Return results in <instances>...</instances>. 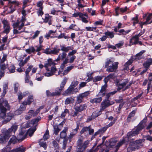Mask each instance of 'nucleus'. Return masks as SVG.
I'll return each mask as SVG.
<instances>
[{
	"label": "nucleus",
	"instance_id": "b1692460",
	"mask_svg": "<svg viewBox=\"0 0 152 152\" xmlns=\"http://www.w3.org/2000/svg\"><path fill=\"white\" fill-rule=\"evenodd\" d=\"M79 125H77L76 128L73 129L72 130V132L70 133L68 137V139L70 141L71 140L73 137L77 133V131L79 128Z\"/></svg>",
	"mask_w": 152,
	"mask_h": 152
},
{
	"label": "nucleus",
	"instance_id": "864d4df0",
	"mask_svg": "<svg viewBox=\"0 0 152 152\" xmlns=\"http://www.w3.org/2000/svg\"><path fill=\"white\" fill-rule=\"evenodd\" d=\"M67 131L66 129H64L62 132H61L60 134V137L61 138H64L66 136V132Z\"/></svg>",
	"mask_w": 152,
	"mask_h": 152
},
{
	"label": "nucleus",
	"instance_id": "49530a36",
	"mask_svg": "<svg viewBox=\"0 0 152 152\" xmlns=\"http://www.w3.org/2000/svg\"><path fill=\"white\" fill-rule=\"evenodd\" d=\"M54 128V133L57 135L58 134L59 132L61 130V129H60L57 125H54L53 126Z\"/></svg>",
	"mask_w": 152,
	"mask_h": 152
},
{
	"label": "nucleus",
	"instance_id": "4d7b16f0",
	"mask_svg": "<svg viewBox=\"0 0 152 152\" xmlns=\"http://www.w3.org/2000/svg\"><path fill=\"white\" fill-rule=\"evenodd\" d=\"M90 94L89 91H87L84 92V93L80 94L79 95L81 96L82 98H86Z\"/></svg>",
	"mask_w": 152,
	"mask_h": 152
},
{
	"label": "nucleus",
	"instance_id": "2f4dec72",
	"mask_svg": "<svg viewBox=\"0 0 152 152\" xmlns=\"http://www.w3.org/2000/svg\"><path fill=\"white\" fill-rule=\"evenodd\" d=\"M102 111L100 110H97L93 112L91 116L92 118H94L100 115L102 113Z\"/></svg>",
	"mask_w": 152,
	"mask_h": 152
},
{
	"label": "nucleus",
	"instance_id": "0eeeda50",
	"mask_svg": "<svg viewBox=\"0 0 152 152\" xmlns=\"http://www.w3.org/2000/svg\"><path fill=\"white\" fill-rule=\"evenodd\" d=\"M26 22V20L25 18L24 17H23L20 20H18L16 22L13 24V28H16L19 30H22Z\"/></svg>",
	"mask_w": 152,
	"mask_h": 152
},
{
	"label": "nucleus",
	"instance_id": "412c9836",
	"mask_svg": "<svg viewBox=\"0 0 152 152\" xmlns=\"http://www.w3.org/2000/svg\"><path fill=\"white\" fill-rule=\"evenodd\" d=\"M83 140V137L80 138L78 139L77 142V151L78 152H80V151L81 150L82 146V143Z\"/></svg>",
	"mask_w": 152,
	"mask_h": 152
},
{
	"label": "nucleus",
	"instance_id": "f8f14e48",
	"mask_svg": "<svg viewBox=\"0 0 152 152\" xmlns=\"http://www.w3.org/2000/svg\"><path fill=\"white\" fill-rule=\"evenodd\" d=\"M39 109H37L35 112L32 110H30L28 113V115L25 116V119L28 120L31 118L32 116L34 117L37 116L39 113Z\"/></svg>",
	"mask_w": 152,
	"mask_h": 152
},
{
	"label": "nucleus",
	"instance_id": "09e8293b",
	"mask_svg": "<svg viewBox=\"0 0 152 152\" xmlns=\"http://www.w3.org/2000/svg\"><path fill=\"white\" fill-rule=\"evenodd\" d=\"M26 103L25 102H23L20 105L18 109L23 111L26 110Z\"/></svg>",
	"mask_w": 152,
	"mask_h": 152
},
{
	"label": "nucleus",
	"instance_id": "9b49d317",
	"mask_svg": "<svg viewBox=\"0 0 152 152\" xmlns=\"http://www.w3.org/2000/svg\"><path fill=\"white\" fill-rule=\"evenodd\" d=\"M44 1H39L37 4V13L38 16H42L43 15L44 13L42 11L43 9V4Z\"/></svg>",
	"mask_w": 152,
	"mask_h": 152
},
{
	"label": "nucleus",
	"instance_id": "393cba45",
	"mask_svg": "<svg viewBox=\"0 0 152 152\" xmlns=\"http://www.w3.org/2000/svg\"><path fill=\"white\" fill-rule=\"evenodd\" d=\"M152 16V13H151V14H149V15L148 16L146 19V21L144 22H141L139 23L140 26H141V28H142V26L143 25H145V24L146 25V24H150L152 22V20L151 21H149L151 19V17Z\"/></svg>",
	"mask_w": 152,
	"mask_h": 152
},
{
	"label": "nucleus",
	"instance_id": "72a5a7b5",
	"mask_svg": "<svg viewBox=\"0 0 152 152\" xmlns=\"http://www.w3.org/2000/svg\"><path fill=\"white\" fill-rule=\"evenodd\" d=\"M102 100V97H100L97 98H95L91 99L90 100V102L92 103H100Z\"/></svg>",
	"mask_w": 152,
	"mask_h": 152
},
{
	"label": "nucleus",
	"instance_id": "a19ab883",
	"mask_svg": "<svg viewBox=\"0 0 152 152\" xmlns=\"http://www.w3.org/2000/svg\"><path fill=\"white\" fill-rule=\"evenodd\" d=\"M34 101L33 96H28L27 102L24 101L26 103V105H30Z\"/></svg>",
	"mask_w": 152,
	"mask_h": 152
},
{
	"label": "nucleus",
	"instance_id": "5701e85b",
	"mask_svg": "<svg viewBox=\"0 0 152 152\" xmlns=\"http://www.w3.org/2000/svg\"><path fill=\"white\" fill-rule=\"evenodd\" d=\"M26 131L24 130L23 131L20 132L17 136L19 141H21L25 139L26 137Z\"/></svg>",
	"mask_w": 152,
	"mask_h": 152
},
{
	"label": "nucleus",
	"instance_id": "c03bdc74",
	"mask_svg": "<svg viewBox=\"0 0 152 152\" xmlns=\"http://www.w3.org/2000/svg\"><path fill=\"white\" fill-rule=\"evenodd\" d=\"M74 66H69L67 67V68L64 70L63 74L64 75H66L73 68Z\"/></svg>",
	"mask_w": 152,
	"mask_h": 152
},
{
	"label": "nucleus",
	"instance_id": "39448f33",
	"mask_svg": "<svg viewBox=\"0 0 152 152\" xmlns=\"http://www.w3.org/2000/svg\"><path fill=\"white\" fill-rule=\"evenodd\" d=\"M118 64V62L113 63L110 59H107L105 64V67L107 68L106 71L107 72H113L117 69Z\"/></svg>",
	"mask_w": 152,
	"mask_h": 152
},
{
	"label": "nucleus",
	"instance_id": "a211bd4d",
	"mask_svg": "<svg viewBox=\"0 0 152 152\" xmlns=\"http://www.w3.org/2000/svg\"><path fill=\"white\" fill-rule=\"evenodd\" d=\"M139 37L136 35L130 39L129 45L131 46L132 45L137 44L139 39Z\"/></svg>",
	"mask_w": 152,
	"mask_h": 152
},
{
	"label": "nucleus",
	"instance_id": "6ab92c4d",
	"mask_svg": "<svg viewBox=\"0 0 152 152\" xmlns=\"http://www.w3.org/2000/svg\"><path fill=\"white\" fill-rule=\"evenodd\" d=\"M44 22L45 23H48L49 25L52 23V16L49 15L48 14H45V17L43 19Z\"/></svg>",
	"mask_w": 152,
	"mask_h": 152
},
{
	"label": "nucleus",
	"instance_id": "a18cd8bd",
	"mask_svg": "<svg viewBox=\"0 0 152 152\" xmlns=\"http://www.w3.org/2000/svg\"><path fill=\"white\" fill-rule=\"evenodd\" d=\"M39 144L41 146L43 147L45 149H46L47 148V145L45 142H43L42 140V139L39 141Z\"/></svg>",
	"mask_w": 152,
	"mask_h": 152
},
{
	"label": "nucleus",
	"instance_id": "338daca9",
	"mask_svg": "<svg viewBox=\"0 0 152 152\" xmlns=\"http://www.w3.org/2000/svg\"><path fill=\"white\" fill-rule=\"evenodd\" d=\"M78 83L79 82L77 80H74L72 82L70 86L74 88L75 87L78 85Z\"/></svg>",
	"mask_w": 152,
	"mask_h": 152
},
{
	"label": "nucleus",
	"instance_id": "4468645a",
	"mask_svg": "<svg viewBox=\"0 0 152 152\" xmlns=\"http://www.w3.org/2000/svg\"><path fill=\"white\" fill-rule=\"evenodd\" d=\"M56 64L53 61L52 59L51 58L48 59L47 61H45L44 64V67L47 72L50 71L48 67L50 66L51 65H55Z\"/></svg>",
	"mask_w": 152,
	"mask_h": 152
},
{
	"label": "nucleus",
	"instance_id": "680f3d73",
	"mask_svg": "<svg viewBox=\"0 0 152 152\" xmlns=\"http://www.w3.org/2000/svg\"><path fill=\"white\" fill-rule=\"evenodd\" d=\"M68 63V59H66L63 61V62L61 64L60 67V68L61 70H62L63 69L65 66V64Z\"/></svg>",
	"mask_w": 152,
	"mask_h": 152
},
{
	"label": "nucleus",
	"instance_id": "4c0bfd02",
	"mask_svg": "<svg viewBox=\"0 0 152 152\" xmlns=\"http://www.w3.org/2000/svg\"><path fill=\"white\" fill-rule=\"evenodd\" d=\"M117 141L113 140V139H111L110 140V144L108 146V148H113V146H114L115 145L116 143L117 142Z\"/></svg>",
	"mask_w": 152,
	"mask_h": 152
},
{
	"label": "nucleus",
	"instance_id": "f257e3e1",
	"mask_svg": "<svg viewBox=\"0 0 152 152\" xmlns=\"http://www.w3.org/2000/svg\"><path fill=\"white\" fill-rule=\"evenodd\" d=\"M145 123L143 120L142 121L139 125L134 129L131 131L128 132L127 135V137L124 138L123 139L120 141L118 144L115 147L116 151L117 152L119 147L124 143L127 142L130 138L137 135L140 131L142 129L145 127Z\"/></svg>",
	"mask_w": 152,
	"mask_h": 152
},
{
	"label": "nucleus",
	"instance_id": "5fc2aeb1",
	"mask_svg": "<svg viewBox=\"0 0 152 152\" xmlns=\"http://www.w3.org/2000/svg\"><path fill=\"white\" fill-rule=\"evenodd\" d=\"M129 31H125L123 29H121L119 31V33L117 34L118 35H125L127 34Z\"/></svg>",
	"mask_w": 152,
	"mask_h": 152
},
{
	"label": "nucleus",
	"instance_id": "e433bc0d",
	"mask_svg": "<svg viewBox=\"0 0 152 152\" xmlns=\"http://www.w3.org/2000/svg\"><path fill=\"white\" fill-rule=\"evenodd\" d=\"M28 94L29 93L28 92H26L24 93L23 95L22 94L21 92H19L18 94V99L19 100H21L23 98V97L28 95Z\"/></svg>",
	"mask_w": 152,
	"mask_h": 152
},
{
	"label": "nucleus",
	"instance_id": "37998d69",
	"mask_svg": "<svg viewBox=\"0 0 152 152\" xmlns=\"http://www.w3.org/2000/svg\"><path fill=\"white\" fill-rule=\"evenodd\" d=\"M76 57L75 56H68V55L67 56V58L68 60V62L72 63L75 59Z\"/></svg>",
	"mask_w": 152,
	"mask_h": 152
},
{
	"label": "nucleus",
	"instance_id": "423d86ee",
	"mask_svg": "<svg viewBox=\"0 0 152 152\" xmlns=\"http://www.w3.org/2000/svg\"><path fill=\"white\" fill-rule=\"evenodd\" d=\"M60 49L58 45H56L52 49L47 48L44 50L43 53L47 54L57 55L60 52Z\"/></svg>",
	"mask_w": 152,
	"mask_h": 152
},
{
	"label": "nucleus",
	"instance_id": "ddd939ff",
	"mask_svg": "<svg viewBox=\"0 0 152 152\" xmlns=\"http://www.w3.org/2000/svg\"><path fill=\"white\" fill-rule=\"evenodd\" d=\"M19 5L18 2L16 1L9 2L8 4L9 12L12 13L15 10V7Z\"/></svg>",
	"mask_w": 152,
	"mask_h": 152
},
{
	"label": "nucleus",
	"instance_id": "8fccbe9b",
	"mask_svg": "<svg viewBox=\"0 0 152 152\" xmlns=\"http://www.w3.org/2000/svg\"><path fill=\"white\" fill-rule=\"evenodd\" d=\"M49 137V131L48 129L46 130L43 135V139L44 140H47Z\"/></svg>",
	"mask_w": 152,
	"mask_h": 152
},
{
	"label": "nucleus",
	"instance_id": "774afa93",
	"mask_svg": "<svg viewBox=\"0 0 152 152\" xmlns=\"http://www.w3.org/2000/svg\"><path fill=\"white\" fill-rule=\"evenodd\" d=\"M2 22L3 24V27L10 26L9 22L6 20H3L2 21Z\"/></svg>",
	"mask_w": 152,
	"mask_h": 152
},
{
	"label": "nucleus",
	"instance_id": "7ed1b4c3",
	"mask_svg": "<svg viewBox=\"0 0 152 152\" xmlns=\"http://www.w3.org/2000/svg\"><path fill=\"white\" fill-rule=\"evenodd\" d=\"M115 83L120 89H124V90L128 88L131 84V83H129L128 80L126 79L117 80Z\"/></svg>",
	"mask_w": 152,
	"mask_h": 152
},
{
	"label": "nucleus",
	"instance_id": "de8ad7c7",
	"mask_svg": "<svg viewBox=\"0 0 152 152\" xmlns=\"http://www.w3.org/2000/svg\"><path fill=\"white\" fill-rule=\"evenodd\" d=\"M74 101V99L72 98H68L66 99L65 103V104H68L70 103H73Z\"/></svg>",
	"mask_w": 152,
	"mask_h": 152
},
{
	"label": "nucleus",
	"instance_id": "2eb2a0df",
	"mask_svg": "<svg viewBox=\"0 0 152 152\" xmlns=\"http://www.w3.org/2000/svg\"><path fill=\"white\" fill-rule=\"evenodd\" d=\"M59 12L60 15L62 19V21L65 22H68V18H69V13L62 11H59Z\"/></svg>",
	"mask_w": 152,
	"mask_h": 152
},
{
	"label": "nucleus",
	"instance_id": "f3484780",
	"mask_svg": "<svg viewBox=\"0 0 152 152\" xmlns=\"http://www.w3.org/2000/svg\"><path fill=\"white\" fill-rule=\"evenodd\" d=\"M67 54L65 52H63L62 53L59 54L57 58L55 60V61H58L60 60L64 61L67 58Z\"/></svg>",
	"mask_w": 152,
	"mask_h": 152
},
{
	"label": "nucleus",
	"instance_id": "e2e57ef3",
	"mask_svg": "<svg viewBox=\"0 0 152 152\" xmlns=\"http://www.w3.org/2000/svg\"><path fill=\"white\" fill-rule=\"evenodd\" d=\"M69 113V110L68 109H66L64 111L62 112L61 115V118H64L65 117L66 114Z\"/></svg>",
	"mask_w": 152,
	"mask_h": 152
},
{
	"label": "nucleus",
	"instance_id": "bb28decb",
	"mask_svg": "<svg viewBox=\"0 0 152 152\" xmlns=\"http://www.w3.org/2000/svg\"><path fill=\"white\" fill-rule=\"evenodd\" d=\"M80 18L83 22L85 23H87L88 22V17L87 15L86 14H83L82 13Z\"/></svg>",
	"mask_w": 152,
	"mask_h": 152
},
{
	"label": "nucleus",
	"instance_id": "aec40b11",
	"mask_svg": "<svg viewBox=\"0 0 152 152\" xmlns=\"http://www.w3.org/2000/svg\"><path fill=\"white\" fill-rule=\"evenodd\" d=\"M129 9L127 7H124L119 8L117 7L115 9V11L116 13V15L118 16L119 15V14L118 13V11L119 10L121 12L123 13L126 12L128 10H129Z\"/></svg>",
	"mask_w": 152,
	"mask_h": 152
},
{
	"label": "nucleus",
	"instance_id": "13d9d810",
	"mask_svg": "<svg viewBox=\"0 0 152 152\" xmlns=\"http://www.w3.org/2000/svg\"><path fill=\"white\" fill-rule=\"evenodd\" d=\"M35 130V129H30L28 130L27 132L26 133V134L27 133L29 135V136L31 137L33 135Z\"/></svg>",
	"mask_w": 152,
	"mask_h": 152
},
{
	"label": "nucleus",
	"instance_id": "c85d7f7f",
	"mask_svg": "<svg viewBox=\"0 0 152 152\" xmlns=\"http://www.w3.org/2000/svg\"><path fill=\"white\" fill-rule=\"evenodd\" d=\"M107 87V85L106 84L102 86L101 89L99 92L98 95L101 96H104L105 94V90Z\"/></svg>",
	"mask_w": 152,
	"mask_h": 152
},
{
	"label": "nucleus",
	"instance_id": "1a4fd4ad",
	"mask_svg": "<svg viewBox=\"0 0 152 152\" xmlns=\"http://www.w3.org/2000/svg\"><path fill=\"white\" fill-rule=\"evenodd\" d=\"M114 102L113 101H110L108 99L104 100L101 104L100 110L104 111L105 109L109 106L113 104Z\"/></svg>",
	"mask_w": 152,
	"mask_h": 152
},
{
	"label": "nucleus",
	"instance_id": "c9c22d12",
	"mask_svg": "<svg viewBox=\"0 0 152 152\" xmlns=\"http://www.w3.org/2000/svg\"><path fill=\"white\" fill-rule=\"evenodd\" d=\"M63 89L60 87H58L56 88L55 91L53 92L54 96H59L60 95L61 92Z\"/></svg>",
	"mask_w": 152,
	"mask_h": 152
},
{
	"label": "nucleus",
	"instance_id": "58836bf2",
	"mask_svg": "<svg viewBox=\"0 0 152 152\" xmlns=\"http://www.w3.org/2000/svg\"><path fill=\"white\" fill-rule=\"evenodd\" d=\"M19 141L18 138L16 137L15 136H13L10 139L9 142L14 144L17 142Z\"/></svg>",
	"mask_w": 152,
	"mask_h": 152
},
{
	"label": "nucleus",
	"instance_id": "7c9ffc66",
	"mask_svg": "<svg viewBox=\"0 0 152 152\" xmlns=\"http://www.w3.org/2000/svg\"><path fill=\"white\" fill-rule=\"evenodd\" d=\"M3 90L2 94V96H4L6 94L7 92L8 89V83L6 82L4 83L3 85Z\"/></svg>",
	"mask_w": 152,
	"mask_h": 152
},
{
	"label": "nucleus",
	"instance_id": "cd10ccee",
	"mask_svg": "<svg viewBox=\"0 0 152 152\" xmlns=\"http://www.w3.org/2000/svg\"><path fill=\"white\" fill-rule=\"evenodd\" d=\"M14 114L11 113H9L6 116L4 120L3 121V123H6L7 122L9 121L13 117Z\"/></svg>",
	"mask_w": 152,
	"mask_h": 152
},
{
	"label": "nucleus",
	"instance_id": "052dcab7",
	"mask_svg": "<svg viewBox=\"0 0 152 152\" xmlns=\"http://www.w3.org/2000/svg\"><path fill=\"white\" fill-rule=\"evenodd\" d=\"M86 30L88 31H95L96 29V27H91L90 26L86 27Z\"/></svg>",
	"mask_w": 152,
	"mask_h": 152
},
{
	"label": "nucleus",
	"instance_id": "20e7f679",
	"mask_svg": "<svg viewBox=\"0 0 152 152\" xmlns=\"http://www.w3.org/2000/svg\"><path fill=\"white\" fill-rule=\"evenodd\" d=\"M144 141L143 139L135 140L130 144L128 149L131 151L137 150L142 147V143Z\"/></svg>",
	"mask_w": 152,
	"mask_h": 152
},
{
	"label": "nucleus",
	"instance_id": "f704fd0d",
	"mask_svg": "<svg viewBox=\"0 0 152 152\" xmlns=\"http://www.w3.org/2000/svg\"><path fill=\"white\" fill-rule=\"evenodd\" d=\"M61 49L60 50L66 52H68L69 50H71L72 49L71 47L67 46L66 47L64 45L61 46Z\"/></svg>",
	"mask_w": 152,
	"mask_h": 152
},
{
	"label": "nucleus",
	"instance_id": "79ce46f5",
	"mask_svg": "<svg viewBox=\"0 0 152 152\" xmlns=\"http://www.w3.org/2000/svg\"><path fill=\"white\" fill-rule=\"evenodd\" d=\"M104 34L107 36V37L112 38L114 37V34L113 32L107 31L104 33Z\"/></svg>",
	"mask_w": 152,
	"mask_h": 152
},
{
	"label": "nucleus",
	"instance_id": "3c124183",
	"mask_svg": "<svg viewBox=\"0 0 152 152\" xmlns=\"http://www.w3.org/2000/svg\"><path fill=\"white\" fill-rule=\"evenodd\" d=\"M69 28L70 29H72L76 31H77L79 30V28L77 27L76 25L74 24H71L69 26Z\"/></svg>",
	"mask_w": 152,
	"mask_h": 152
},
{
	"label": "nucleus",
	"instance_id": "a878e982",
	"mask_svg": "<svg viewBox=\"0 0 152 152\" xmlns=\"http://www.w3.org/2000/svg\"><path fill=\"white\" fill-rule=\"evenodd\" d=\"M152 64V58L148 59L143 64L145 68H148Z\"/></svg>",
	"mask_w": 152,
	"mask_h": 152
},
{
	"label": "nucleus",
	"instance_id": "4be33fe9",
	"mask_svg": "<svg viewBox=\"0 0 152 152\" xmlns=\"http://www.w3.org/2000/svg\"><path fill=\"white\" fill-rule=\"evenodd\" d=\"M87 105L86 104H83L80 105L79 106H76L75 107L74 109L76 111L80 112L83 111L87 108Z\"/></svg>",
	"mask_w": 152,
	"mask_h": 152
},
{
	"label": "nucleus",
	"instance_id": "0e129e2a",
	"mask_svg": "<svg viewBox=\"0 0 152 152\" xmlns=\"http://www.w3.org/2000/svg\"><path fill=\"white\" fill-rule=\"evenodd\" d=\"M114 77V75L113 74H109L107 77L104 79L105 82L107 81L110 80L111 79L113 78Z\"/></svg>",
	"mask_w": 152,
	"mask_h": 152
},
{
	"label": "nucleus",
	"instance_id": "ea45409f",
	"mask_svg": "<svg viewBox=\"0 0 152 152\" xmlns=\"http://www.w3.org/2000/svg\"><path fill=\"white\" fill-rule=\"evenodd\" d=\"M25 51L28 53L30 54L31 53H33L36 51V50L33 46H31L29 48L26 49Z\"/></svg>",
	"mask_w": 152,
	"mask_h": 152
},
{
	"label": "nucleus",
	"instance_id": "6e6d98bb",
	"mask_svg": "<svg viewBox=\"0 0 152 152\" xmlns=\"http://www.w3.org/2000/svg\"><path fill=\"white\" fill-rule=\"evenodd\" d=\"M138 18V15H136L135 17L132 18V20L133 21V26H134L135 24L138 23L139 21Z\"/></svg>",
	"mask_w": 152,
	"mask_h": 152
},
{
	"label": "nucleus",
	"instance_id": "bf43d9fd",
	"mask_svg": "<svg viewBox=\"0 0 152 152\" xmlns=\"http://www.w3.org/2000/svg\"><path fill=\"white\" fill-rule=\"evenodd\" d=\"M4 28V31H3V33H5L6 34H8L10 30V26L5 27H3Z\"/></svg>",
	"mask_w": 152,
	"mask_h": 152
},
{
	"label": "nucleus",
	"instance_id": "f03ea898",
	"mask_svg": "<svg viewBox=\"0 0 152 152\" xmlns=\"http://www.w3.org/2000/svg\"><path fill=\"white\" fill-rule=\"evenodd\" d=\"M4 105L5 107L9 108V105L7 101L4 100L1 98L0 99V110L1 113H0V117L1 119H4L6 117V113L7 109L4 107Z\"/></svg>",
	"mask_w": 152,
	"mask_h": 152
},
{
	"label": "nucleus",
	"instance_id": "6e6552de",
	"mask_svg": "<svg viewBox=\"0 0 152 152\" xmlns=\"http://www.w3.org/2000/svg\"><path fill=\"white\" fill-rule=\"evenodd\" d=\"M18 128V125L14 124L9 129L7 130L4 133L3 137L4 140H6L7 139H8L10 136L11 132H13L15 133L17 130Z\"/></svg>",
	"mask_w": 152,
	"mask_h": 152
},
{
	"label": "nucleus",
	"instance_id": "9d476101",
	"mask_svg": "<svg viewBox=\"0 0 152 152\" xmlns=\"http://www.w3.org/2000/svg\"><path fill=\"white\" fill-rule=\"evenodd\" d=\"M26 148L22 146L14 149L10 151V148H5L2 150V152H24Z\"/></svg>",
	"mask_w": 152,
	"mask_h": 152
},
{
	"label": "nucleus",
	"instance_id": "69168bd1",
	"mask_svg": "<svg viewBox=\"0 0 152 152\" xmlns=\"http://www.w3.org/2000/svg\"><path fill=\"white\" fill-rule=\"evenodd\" d=\"M10 73H13L15 71V67L13 65H12L8 69Z\"/></svg>",
	"mask_w": 152,
	"mask_h": 152
},
{
	"label": "nucleus",
	"instance_id": "dca6fc26",
	"mask_svg": "<svg viewBox=\"0 0 152 152\" xmlns=\"http://www.w3.org/2000/svg\"><path fill=\"white\" fill-rule=\"evenodd\" d=\"M78 89L77 88H74L73 87L69 86L68 88L65 91V94L69 95L74 93L78 92Z\"/></svg>",
	"mask_w": 152,
	"mask_h": 152
},
{
	"label": "nucleus",
	"instance_id": "c756f323",
	"mask_svg": "<svg viewBox=\"0 0 152 152\" xmlns=\"http://www.w3.org/2000/svg\"><path fill=\"white\" fill-rule=\"evenodd\" d=\"M56 32V31L49 30L48 32L45 35V37L47 39H48L49 37L53 38L55 37L51 36V35L55 33Z\"/></svg>",
	"mask_w": 152,
	"mask_h": 152
},
{
	"label": "nucleus",
	"instance_id": "473e14b6",
	"mask_svg": "<svg viewBox=\"0 0 152 152\" xmlns=\"http://www.w3.org/2000/svg\"><path fill=\"white\" fill-rule=\"evenodd\" d=\"M89 143V140H87L84 142L82 145L81 150L80 151V152H83V151L87 148Z\"/></svg>",
	"mask_w": 152,
	"mask_h": 152
},
{
	"label": "nucleus",
	"instance_id": "603ef678",
	"mask_svg": "<svg viewBox=\"0 0 152 152\" xmlns=\"http://www.w3.org/2000/svg\"><path fill=\"white\" fill-rule=\"evenodd\" d=\"M8 67V64L7 63L5 64L4 62H1L0 64L1 69L4 70Z\"/></svg>",
	"mask_w": 152,
	"mask_h": 152
}]
</instances>
